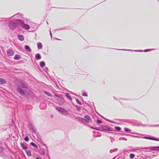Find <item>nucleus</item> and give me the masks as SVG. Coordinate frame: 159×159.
Here are the masks:
<instances>
[{
  "mask_svg": "<svg viewBox=\"0 0 159 159\" xmlns=\"http://www.w3.org/2000/svg\"><path fill=\"white\" fill-rule=\"evenodd\" d=\"M56 109L59 112L63 115L67 116L69 114L67 111L61 107H57Z\"/></svg>",
  "mask_w": 159,
  "mask_h": 159,
  "instance_id": "nucleus-1",
  "label": "nucleus"
},
{
  "mask_svg": "<svg viewBox=\"0 0 159 159\" xmlns=\"http://www.w3.org/2000/svg\"><path fill=\"white\" fill-rule=\"evenodd\" d=\"M17 25V24L16 22H15L12 21H10L9 22L8 26L11 29L14 30L16 28Z\"/></svg>",
  "mask_w": 159,
  "mask_h": 159,
  "instance_id": "nucleus-2",
  "label": "nucleus"
},
{
  "mask_svg": "<svg viewBox=\"0 0 159 159\" xmlns=\"http://www.w3.org/2000/svg\"><path fill=\"white\" fill-rule=\"evenodd\" d=\"M34 94L33 92L31 91L30 90L27 93H25V96L28 99H30L34 97Z\"/></svg>",
  "mask_w": 159,
  "mask_h": 159,
  "instance_id": "nucleus-3",
  "label": "nucleus"
},
{
  "mask_svg": "<svg viewBox=\"0 0 159 159\" xmlns=\"http://www.w3.org/2000/svg\"><path fill=\"white\" fill-rule=\"evenodd\" d=\"M101 128L102 131L107 132V131H113L114 130L110 127H107L105 126H101Z\"/></svg>",
  "mask_w": 159,
  "mask_h": 159,
  "instance_id": "nucleus-4",
  "label": "nucleus"
},
{
  "mask_svg": "<svg viewBox=\"0 0 159 159\" xmlns=\"http://www.w3.org/2000/svg\"><path fill=\"white\" fill-rule=\"evenodd\" d=\"M17 91L22 96H25V92L20 87L16 88Z\"/></svg>",
  "mask_w": 159,
  "mask_h": 159,
  "instance_id": "nucleus-5",
  "label": "nucleus"
},
{
  "mask_svg": "<svg viewBox=\"0 0 159 159\" xmlns=\"http://www.w3.org/2000/svg\"><path fill=\"white\" fill-rule=\"evenodd\" d=\"M3 105L6 107L12 108L14 107V104L11 102H4Z\"/></svg>",
  "mask_w": 159,
  "mask_h": 159,
  "instance_id": "nucleus-6",
  "label": "nucleus"
},
{
  "mask_svg": "<svg viewBox=\"0 0 159 159\" xmlns=\"http://www.w3.org/2000/svg\"><path fill=\"white\" fill-rule=\"evenodd\" d=\"M14 53V51L12 49H9L7 51V55L8 57L12 56L13 55Z\"/></svg>",
  "mask_w": 159,
  "mask_h": 159,
  "instance_id": "nucleus-7",
  "label": "nucleus"
},
{
  "mask_svg": "<svg viewBox=\"0 0 159 159\" xmlns=\"http://www.w3.org/2000/svg\"><path fill=\"white\" fill-rule=\"evenodd\" d=\"M75 119L84 124H85V123H88V122H87L85 119L80 117L77 116V117H76Z\"/></svg>",
  "mask_w": 159,
  "mask_h": 159,
  "instance_id": "nucleus-8",
  "label": "nucleus"
},
{
  "mask_svg": "<svg viewBox=\"0 0 159 159\" xmlns=\"http://www.w3.org/2000/svg\"><path fill=\"white\" fill-rule=\"evenodd\" d=\"M27 144V143L25 142H24L23 143H22L21 142H20V145H21V148L23 150H25V151L28 148V147L26 146Z\"/></svg>",
  "mask_w": 159,
  "mask_h": 159,
  "instance_id": "nucleus-9",
  "label": "nucleus"
},
{
  "mask_svg": "<svg viewBox=\"0 0 159 159\" xmlns=\"http://www.w3.org/2000/svg\"><path fill=\"white\" fill-rule=\"evenodd\" d=\"M142 149H149L151 151H155L157 150L159 151V146L157 147H146L142 148Z\"/></svg>",
  "mask_w": 159,
  "mask_h": 159,
  "instance_id": "nucleus-10",
  "label": "nucleus"
},
{
  "mask_svg": "<svg viewBox=\"0 0 159 159\" xmlns=\"http://www.w3.org/2000/svg\"><path fill=\"white\" fill-rule=\"evenodd\" d=\"M143 138L146 139H148L149 140H155L157 141H159V139L157 138H155L153 137H148L145 136L143 137Z\"/></svg>",
  "mask_w": 159,
  "mask_h": 159,
  "instance_id": "nucleus-11",
  "label": "nucleus"
},
{
  "mask_svg": "<svg viewBox=\"0 0 159 159\" xmlns=\"http://www.w3.org/2000/svg\"><path fill=\"white\" fill-rule=\"evenodd\" d=\"M39 108L43 110L47 108V105L46 103H42L40 104L39 105Z\"/></svg>",
  "mask_w": 159,
  "mask_h": 159,
  "instance_id": "nucleus-12",
  "label": "nucleus"
},
{
  "mask_svg": "<svg viewBox=\"0 0 159 159\" xmlns=\"http://www.w3.org/2000/svg\"><path fill=\"white\" fill-rule=\"evenodd\" d=\"M45 150L43 148H41L38 151L39 153L41 155H43L45 153Z\"/></svg>",
  "mask_w": 159,
  "mask_h": 159,
  "instance_id": "nucleus-13",
  "label": "nucleus"
},
{
  "mask_svg": "<svg viewBox=\"0 0 159 159\" xmlns=\"http://www.w3.org/2000/svg\"><path fill=\"white\" fill-rule=\"evenodd\" d=\"M139 125H141L143 126H148L149 127H157L159 126V125H143L142 124H141Z\"/></svg>",
  "mask_w": 159,
  "mask_h": 159,
  "instance_id": "nucleus-14",
  "label": "nucleus"
},
{
  "mask_svg": "<svg viewBox=\"0 0 159 159\" xmlns=\"http://www.w3.org/2000/svg\"><path fill=\"white\" fill-rule=\"evenodd\" d=\"M16 20L17 22H18L21 25V26L25 24L24 21L21 19H16Z\"/></svg>",
  "mask_w": 159,
  "mask_h": 159,
  "instance_id": "nucleus-15",
  "label": "nucleus"
},
{
  "mask_svg": "<svg viewBox=\"0 0 159 159\" xmlns=\"http://www.w3.org/2000/svg\"><path fill=\"white\" fill-rule=\"evenodd\" d=\"M18 39L21 41H23L24 40V38L23 35L19 34L17 35Z\"/></svg>",
  "mask_w": 159,
  "mask_h": 159,
  "instance_id": "nucleus-16",
  "label": "nucleus"
},
{
  "mask_svg": "<svg viewBox=\"0 0 159 159\" xmlns=\"http://www.w3.org/2000/svg\"><path fill=\"white\" fill-rule=\"evenodd\" d=\"M21 27L25 29L26 30H28L30 29V26L28 24H25L24 25L21 26Z\"/></svg>",
  "mask_w": 159,
  "mask_h": 159,
  "instance_id": "nucleus-17",
  "label": "nucleus"
},
{
  "mask_svg": "<svg viewBox=\"0 0 159 159\" xmlns=\"http://www.w3.org/2000/svg\"><path fill=\"white\" fill-rule=\"evenodd\" d=\"M25 49L26 51L28 52H30L31 51V50L29 45H25Z\"/></svg>",
  "mask_w": 159,
  "mask_h": 159,
  "instance_id": "nucleus-18",
  "label": "nucleus"
},
{
  "mask_svg": "<svg viewBox=\"0 0 159 159\" xmlns=\"http://www.w3.org/2000/svg\"><path fill=\"white\" fill-rule=\"evenodd\" d=\"M117 50H123V51H134L135 52H143V51L142 50H129V49H116Z\"/></svg>",
  "mask_w": 159,
  "mask_h": 159,
  "instance_id": "nucleus-19",
  "label": "nucleus"
},
{
  "mask_svg": "<svg viewBox=\"0 0 159 159\" xmlns=\"http://www.w3.org/2000/svg\"><path fill=\"white\" fill-rule=\"evenodd\" d=\"M15 16H17V17H18V18H20L21 17L22 18H23V17H22L23 16V15L21 14L20 13H18L15 15H14L13 16H12L11 17L9 18V19H11L12 17H13Z\"/></svg>",
  "mask_w": 159,
  "mask_h": 159,
  "instance_id": "nucleus-20",
  "label": "nucleus"
},
{
  "mask_svg": "<svg viewBox=\"0 0 159 159\" xmlns=\"http://www.w3.org/2000/svg\"><path fill=\"white\" fill-rule=\"evenodd\" d=\"M84 118L85 119L86 121L87 122H88V123H89V121L91 120V118L88 115H85L84 116Z\"/></svg>",
  "mask_w": 159,
  "mask_h": 159,
  "instance_id": "nucleus-21",
  "label": "nucleus"
},
{
  "mask_svg": "<svg viewBox=\"0 0 159 159\" xmlns=\"http://www.w3.org/2000/svg\"><path fill=\"white\" fill-rule=\"evenodd\" d=\"M35 59L36 60H39L41 58V56L39 53H37L35 55Z\"/></svg>",
  "mask_w": 159,
  "mask_h": 159,
  "instance_id": "nucleus-22",
  "label": "nucleus"
},
{
  "mask_svg": "<svg viewBox=\"0 0 159 159\" xmlns=\"http://www.w3.org/2000/svg\"><path fill=\"white\" fill-rule=\"evenodd\" d=\"M6 83V80L2 78H0V84H5Z\"/></svg>",
  "mask_w": 159,
  "mask_h": 159,
  "instance_id": "nucleus-23",
  "label": "nucleus"
},
{
  "mask_svg": "<svg viewBox=\"0 0 159 159\" xmlns=\"http://www.w3.org/2000/svg\"><path fill=\"white\" fill-rule=\"evenodd\" d=\"M8 18H0V21H0L2 24H4L5 22H6L7 20L8 19Z\"/></svg>",
  "mask_w": 159,
  "mask_h": 159,
  "instance_id": "nucleus-24",
  "label": "nucleus"
},
{
  "mask_svg": "<svg viewBox=\"0 0 159 159\" xmlns=\"http://www.w3.org/2000/svg\"><path fill=\"white\" fill-rule=\"evenodd\" d=\"M25 151L28 156L30 157L31 156V151H30V150L26 149Z\"/></svg>",
  "mask_w": 159,
  "mask_h": 159,
  "instance_id": "nucleus-25",
  "label": "nucleus"
},
{
  "mask_svg": "<svg viewBox=\"0 0 159 159\" xmlns=\"http://www.w3.org/2000/svg\"><path fill=\"white\" fill-rule=\"evenodd\" d=\"M38 48L39 49H41L43 48V45L40 42H39L37 44Z\"/></svg>",
  "mask_w": 159,
  "mask_h": 159,
  "instance_id": "nucleus-26",
  "label": "nucleus"
},
{
  "mask_svg": "<svg viewBox=\"0 0 159 159\" xmlns=\"http://www.w3.org/2000/svg\"><path fill=\"white\" fill-rule=\"evenodd\" d=\"M39 65L41 68H43L45 65V63L44 61H41L40 62Z\"/></svg>",
  "mask_w": 159,
  "mask_h": 159,
  "instance_id": "nucleus-27",
  "label": "nucleus"
},
{
  "mask_svg": "<svg viewBox=\"0 0 159 159\" xmlns=\"http://www.w3.org/2000/svg\"><path fill=\"white\" fill-rule=\"evenodd\" d=\"M20 58V55L18 54H16L15 55L14 59L16 60H19Z\"/></svg>",
  "mask_w": 159,
  "mask_h": 159,
  "instance_id": "nucleus-28",
  "label": "nucleus"
},
{
  "mask_svg": "<svg viewBox=\"0 0 159 159\" xmlns=\"http://www.w3.org/2000/svg\"><path fill=\"white\" fill-rule=\"evenodd\" d=\"M27 126L28 128L30 129V130H31L34 127V126L32 124H28Z\"/></svg>",
  "mask_w": 159,
  "mask_h": 159,
  "instance_id": "nucleus-29",
  "label": "nucleus"
},
{
  "mask_svg": "<svg viewBox=\"0 0 159 159\" xmlns=\"http://www.w3.org/2000/svg\"><path fill=\"white\" fill-rule=\"evenodd\" d=\"M21 87L23 88H28V86L24 83H21Z\"/></svg>",
  "mask_w": 159,
  "mask_h": 159,
  "instance_id": "nucleus-30",
  "label": "nucleus"
},
{
  "mask_svg": "<svg viewBox=\"0 0 159 159\" xmlns=\"http://www.w3.org/2000/svg\"><path fill=\"white\" fill-rule=\"evenodd\" d=\"M66 96V97L69 99L71 100H72V98L70 96L69 94L68 93H65Z\"/></svg>",
  "mask_w": 159,
  "mask_h": 159,
  "instance_id": "nucleus-31",
  "label": "nucleus"
},
{
  "mask_svg": "<svg viewBox=\"0 0 159 159\" xmlns=\"http://www.w3.org/2000/svg\"><path fill=\"white\" fill-rule=\"evenodd\" d=\"M4 149L2 147L0 146V156H2L3 153Z\"/></svg>",
  "mask_w": 159,
  "mask_h": 159,
  "instance_id": "nucleus-32",
  "label": "nucleus"
},
{
  "mask_svg": "<svg viewBox=\"0 0 159 159\" xmlns=\"http://www.w3.org/2000/svg\"><path fill=\"white\" fill-rule=\"evenodd\" d=\"M30 144L36 148H38V146L33 142H31Z\"/></svg>",
  "mask_w": 159,
  "mask_h": 159,
  "instance_id": "nucleus-33",
  "label": "nucleus"
},
{
  "mask_svg": "<svg viewBox=\"0 0 159 159\" xmlns=\"http://www.w3.org/2000/svg\"><path fill=\"white\" fill-rule=\"evenodd\" d=\"M58 101L61 102L62 103H64L65 101V100L63 97L61 96L60 98V99H59V101Z\"/></svg>",
  "mask_w": 159,
  "mask_h": 159,
  "instance_id": "nucleus-34",
  "label": "nucleus"
},
{
  "mask_svg": "<svg viewBox=\"0 0 159 159\" xmlns=\"http://www.w3.org/2000/svg\"><path fill=\"white\" fill-rule=\"evenodd\" d=\"M54 96H55L56 99L58 101H59V99H60V98L61 97V96H59L57 94H55L54 95Z\"/></svg>",
  "mask_w": 159,
  "mask_h": 159,
  "instance_id": "nucleus-35",
  "label": "nucleus"
},
{
  "mask_svg": "<svg viewBox=\"0 0 159 159\" xmlns=\"http://www.w3.org/2000/svg\"><path fill=\"white\" fill-rule=\"evenodd\" d=\"M117 150H118V149L117 148H115L114 149H111L110 151V153H111L113 152L117 151Z\"/></svg>",
  "mask_w": 159,
  "mask_h": 159,
  "instance_id": "nucleus-36",
  "label": "nucleus"
},
{
  "mask_svg": "<svg viewBox=\"0 0 159 159\" xmlns=\"http://www.w3.org/2000/svg\"><path fill=\"white\" fill-rule=\"evenodd\" d=\"M44 93H45V94L48 95V96H50V97L52 96V95L50 93L48 92H47V91H44Z\"/></svg>",
  "mask_w": 159,
  "mask_h": 159,
  "instance_id": "nucleus-37",
  "label": "nucleus"
},
{
  "mask_svg": "<svg viewBox=\"0 0 159 159\" xmlns=\"http://www.w3.org/2000/svg\"><path fill=\"white\" fill-rule=\"evenodd\" d=\"M76 101L77 103L78 104L80 105H82V103L78 99L76 98Z\"/></svg>",
  "mask_w": 159,
  "mask_h": 159,
  "instance_id": "nucleus-38",
  "label": "nucleus"
},
{
  "mask_svg": "<svg viewBox=\"0 0 159 159\" xmlns=\"http://www.w3.org/2000/svg\"><path fill=\"white\" fill-rule=\"evenodd\" d=\"M24 140L26 142H28L29 141L30 139H29V137H28V136L27 135H26L25 136V137L24 138Z\"/></svg>",
  "mask_w": 159,
  "mask_h": 159,
  "instance_id": "nucleus-39",
  "label": "nucleus"
},
{
  "mask_svg": "<svg viewBox=\"0 0 159 159\" xmlns=\"http://www.w3.org/2000/svg\"><path fill=\"white\" fill-rule=\"evenodd\" d=\"M135 156V155L133 153H130L129 154V158L131 159H133V158Z\"/></svg>",
  "mask_w": 159,
  "mask_h": 159,
  "instance_id": "nucleus-40",
  "label": "nucleus"
},
{
  "mask_svg": "<svg viewBox=\"0 0 159 159\" xmlns=\"http://www.w3.org/2000/svg\"><path fill=\"white\" fill-rule=\"evenodd\" d=\"M115 129L118 131H120L121 129V128L119 126H115Z\"/></svg>",
  "mask_w": 159,
  "mask_h": 159,
  "instance_id": "nucleus-41",
  "label": "nucleus"
},
{
  "mask_svg": "<svg viewBox=\"0 0 159 159\" xmlns=\"http://www.w3.org/2000/svg\"><path fill=\"white\" fill-rule=\"evenodd\" d=\"M76 107V109L78 111H80L81 109L80 106L78 105H76L75 106Z\"/></svg>",
  "mask_w": 159,
  "mask_h": 159,
  "instance_id": "nucleus-42",
  "label": "nucleus"
},
{
  "mask_svg": "<svg viewBox=\"0 0 159 159\" xmlns=\"http://www.w3.org/2000/svg\"><path fill=\"white\" fill-rule=\"evenodd\" d=\"M31 131H32L33 133H36V130L35 128L34 127L31 130Z\"/></svg>",
  "mask_w": 159,
  "mask_h": 159,
  "instance_id": "nucleus-43",
  "label": "nucleus"
},
{
  "mask_svg": "<svg viewBox=\"0 0 159 159\" xmlns=\"http://www.w3.org/2000/svg\"><path fill=\"white\" fill-rule=\"evenodd\" d=\"M124 129L125 131L127 132H130L131 131V129L127 128H125Z\"/></svg>",
  "mask_w": 159,
  "mask_h": 159,
  "instance_id": "nucleus-44",
  "label": "nucleus"
},
{
  "mask_svg": "<svg viewBox=\"0 0 159 159\" xmlns=\"http://www.w3.org/2000/svg\"><path fill=\"white\" fill-rule=\"evenodd\" d=\"M119 140H125L126 141H127V139L126 138H124V137H123L120 138H119Z\"/></svg>",
  "mask_w": 159,
  "mask_h": 159,
  "instance_id": "nucleus-45",
  "label": "nucleus"
},
{
  "mask_svg": "<svg viewBox=\"0 0 159 159\" xmlns=\"http://www.w3.org/2000/svg\"><path fill=\"white\" fill-rule=\"evenodd\" d=\"M154 50V49H145L143 51L144 52H149V51H151L152 50Z\"/></svg>",
  "mask_w": 159,
  "mask_h": 159,
  "instance_id": "nucleus-46",
  "label": "nucleus"
},
{
  "mask_svg": "<svg viewBox=\"0 0 159 159\" xmlns=\"http://www.w3.org/2000/svg\"><path fill=\"white\" fill-rule=\"evenodd\" d=\"M125 135L129 136H131L133 137H134V138H140V137L139 136H136L134 135H129V134H125Z\"/></svg>",
  "mask_w": 159,
  "mask_h": 159,
  "instance_id": "nucleus-47",
  "label": "nucleus"
},
{
  "mask_svg": "<svg viewBox=\"0 0 159 159\" xmlns=\"http://www.w3.org/2000/svg\"><path fill=\"white\" fill-rule=\"evenodd\" d=\"M97 123L98 124H100L101 123H102V121L101 120H100L99 118H98L97 120Z\"/></svg>",
  "mask_w": 159,
  "mask_h": 159,
  "instance_id": "nucleus-48",
  "label": "nucleus"
},
{
  "mask_svg": "<svg viewBox=\"0 0 159 159\" xmlns=\"http://www.w3.org/2000/svg\"><path fill=\"white\" fill-rule=\"evenodd\" d=\"M86 125L90 127L91 129H95V127H94L93 126H91L90 125L86 124Z\"/></svg>",
  "mask_w": 159,
  "mask_h": 159,
  "instance_id": "nucleus-49",
  "label": "nucleus"
},
{
  "mask_svg": "<svg viewBox=\"0 0 159 159\" xmlns=\"http://www.w3.org/2000/svg\"><path fill=\"white\" fill-rule=\"evenodd\" d=\"M95 130H99L102 131L101 128V126L100 127H95Z\"/></svg>",
  "mask_w": 159,
  "mask_h": 159,
  "instance_id": "nucleus-50",
  "label": "nucleus"
},
{
  "mask_svg": "<svg viewBox=\"0 0 159 159\" xmlns=\"http://www.w3.org/2000/svg\"><path fill=\"white\" fill-rule=\"evenodd\" d=\"M110 139H111V143H113V142H114L115 141V139L113 137H110Z\"/></svg>",
  "mask_w": 159,
  "mask_h": 159,
  "instance_id": "nucleus-51",
  "label": "nucleus"
},
{
  "mask_svg": "<svg viewBox=\"0 0 159 159\" xmlns=\"http://www.w3.org/2000/svg\"><path fill=\"white\" fill-rule=\"evenodd\" d=\"M99 134H100V135H93V137H100L101 136V134L100 133H98Z\"/></svg>",
  "mask_w": 159,
  "mask_h": 159,
  "instance_id": "nucleus-52",
  "label": "nucleus"
},
{
  "mask_svg": "<svg viewBox=\"0 0 159 159\" xmlns=\"http://www.w3.org/2000/svg\"><path fill=\"white\" fill-rule=\"evenodd\" d=\"M82 95L83 96H85V97H87L88 96V94L87 93L85 92H84L82 94Z\"/></svg>",
  "mask_w": 159,
  "mask_h": 159,
  "instance_id": "nucleus-53",
  "label": "nucleus"
},
{
  "mask_svg": "<svg viewBox=\"0 0 159 159\" xmlns=\"http://www.w3.org/2000/svg\"><path fill=\"white\" fill-rule=\"evenodd\" d=\"M54 8H57L60 9H67L66 8H64V7H55Z\"/></svg>",
  "mask_w": 159,
  "mask_h": 159,
  "instance_id": "nucleus-54",
  "label": "nucleus"
},
{
  "mask_svg": "<svg viewBox=\"0 0 159 159\" xmlns=\"http://www.w3.org/2000/svg\"><path fill=\"white\" fill-rule=\"evenodd\" d=\"M36 137L38 139L40 138L41 137L40 135L39 134H37Z\"/></svg>",
  "mask_w": 159,
  "mask_h": 159,
  "instance_id": "nucleus-55",
  "label": "nucleus"
},
{
  "mask_svg": "<svg viewBox=\"0 0 159 159\" xmlns=\"http://www.w3.org/2000/svg\"><path fill=\"white\" fill-rule=\"evenodd\" d=\"M66 28H61V29H57V30H58V31H60L61 30H65L66 29Z\"/></svg>",
  "mask_w": 159,
  "mask_h": 159,
  "instance_id": "nucleus-56",
  "label": "nucleus"
},
{
  "mask_svg": "<svg viewBox=\"0 0 159 159\" xmlns=\"http://www.w3.org/2000/svg\"><path fill=\"white\" fill-rule=\"evenodd\" d=\"M37 140L39 142H40L42 141V140H41V139L40 138L38 139Z\"/></svg>",
  "mask_w": 159,
  "mask_h": 159,
  "instance_id": "nucleus-57",
  "label": "nucleus"
},
{
  "mask_svg": "<svg viewBox=\"0 0 159 159\" xmlns=\"http://www.w3.org/2000/svg\"><path fill=\"white\" fill-rule=\"evenodd\" d=\"M46 71H48V68L47 67H45V69L44 70V71H45L46 72Z\"/></svg>",
  "mask_w": 159,
  "mask_h": 159,
  "instance_id": "nucleus-58",
  "label": "nucleus"
},
{
  "mask_svg": "<svg viewBox=\"0 0 159 159\" xmlns=\"http://www.w3.org/2000/svg\"><path fill=\"white\" fill-rule=\"evenodd\" d=\"M35 159H42L41 158L39 157L38 156H37Z\"/></svg>",
  "mask_w": 159,
  "mask_h": 159,
  "instance_id": "nucleus-59",
  "label": "nucleus"
},
{
  "mask_svg": "<svg viewBox=\"0 0 159 159\" xmlns=\"http://www.w3.org/2000/svg\"><path fill=\"white\" fill-rule=\"evenodd\" d=\"M43 144L45 146V147H46V148L47 149V150L48 151V148H47V146L45 144H44L43 143Z\"/></svg>",
  "mask_w": 159,
  "mask_h": 159,
  "instance_id": "nucleus-60",
  "label": "nucleus"
},
{
  "mask_svg": "<svg viewBox=\"0 0 159 159\" xmlns=\"http://www.w3.org/2000/svg\"><path fill=\"white\" fill-rule=\"evenodd\" d=\"M70 93L72 94H74V95H75V94L74 93H73L72 92L70 91H68Z\"/></svg>",
  "mask_w": 159,
  "mask_h": 159,
  "instance_id": "nucleus-61",
  "label": "nucleus"
},
{
  "mask_svg": "<svg viewBox=\"0 0 159 159\" xmlns=\"http://www.w3.org/2000/svg\"><path fill=\"white\" fill-rule=\"evenodd\" d=\"M100 116H101L105 120V119H106V118H105L104 117H103V116H102L101 115H100Z\"/></svg>",
  "mask_w": 159,
  "mask_h": 159,
  "instance_id": "nucleus-62",
  "label": "nucleus"
},
{
  "mask_svg": "<svg viewBox=\"0 0 159 159\" xmlns=\"http://www.w3.org/2000/svg\"><path fill=\"white\" fill-rule=\"evenodd\" d=\"M50 35L51 36V37L52 38V33H51V30H50Z\"/></svg>",
  "mask_w": 159,
  "mask_h": 159,
  "instance_id": "nucleus-63",
  "label": "nucleus"
},
{
  "mask_svg": "<svg viewBox=\"0 0 159 159\" xmlns=\"http://www.w3.org/2000/svg\"><path fill=\"white\" fill-rule=\"evenodd\" d=\"M105 120H107V121H108L109 122H110V120H109V119H106H106H105Z\"/></svg>",
  "mask_w": 159,
  "mask_h": 159,
  "instance_id": "nucleus-64",
  "label": "nucleus"
}]
</instances>
